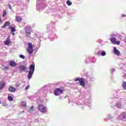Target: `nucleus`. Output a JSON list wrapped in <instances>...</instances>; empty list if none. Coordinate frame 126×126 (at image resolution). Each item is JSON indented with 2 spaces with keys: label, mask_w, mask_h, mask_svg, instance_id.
Wrapping results in <instances>:
<instances>
[{
  "label": "nucleus",
  "mask_w": 126,
  "mask_h": 126,
  "mask_svg": "<svg viewBox=\"0 0 126 126\" xmlns=\"http://www.w3.org/2000/svg\"><path fill=\"white\" fill-rule=\"evenodd\" d=\"M35 71V64H31L30 66V70L29 71L28 77L29 79L32 78V76L34 74V71Z\"/></svg>",
  "instance_id": "obj_1"
},
{
  "label": "nucleus",
  "mask_w": 126,
  "mask_h": 126,
  "mask_svg": "<svg viewBox=\"0 0 126 126\" xmlns=\"http://www.w3.org/2000/svg\"><path fill=\"white\" fill-rule=\"evenodd\" d=\"M75 81H79L80 86L82 87H85V82H87V81L83 78L78 77L75 79Z\"/></svg>",
  "instance_id": "obj_2"
},
{
  "label": "nucleus",
  "mask_w": 126,
  "mask_h": 126,
  "mask_svg": "<svg viewBox=\"0 0 126 126\" xmlns=\"http://www.w3.org/2000/svg\"><path fill=\"white\" fill-rule=\"evenodd\" d=\"M28 47L27 49V51L30 55H32V54H33V45H32V43H31V42L28 43Z\"/></svg>",
  "instance_id": "obj_3"
},
{
  "label": "nucleus",
  "mask_w": 126,
  "mask_h": 126,
  "mask_svg": "<svg viewBox=\"0 0 126 126\" xmlns=\"http://www.w3.org/2000/svg\"><path fill=\"white\" fill-rule=\"evenodd\" d=\"M38 109L41 113H46L47 112V107L43 104H38Z\"/></svg>",
  "instance_id": "obj_4"
},
{
  "label": "nucleus",
  "mask_w": 126,
  "mask_h": 126,
  "mask_svg": "<svg viewBox=\"0 0 126 126\" xmlns=\"http://www.w3.org/2000/svg\"><path fill=\"white\" fill-rule=\"evenodd\" d=\"M63 93V90L60 88H57L54 91L55 96H60V94Z\"/></svg>",
  "instance_id": "obj_5"
},
{
  "label": "nucleus",
  "mask_w": 126,
  "mask_h": 126,
  "mask_svg": "<svg viewBox=\"0 0 126 126\" xmlns=\"http://www.w3.org/2000/svg\"><path fill=\"white\" fill-rule=\"evenodd\" d=\"M25 30L26 31V33L27 35H31V32L32 31V29L29 26H27L25 28Z\"/></svg>",
  "instance_id": "obj_6"
},
{
  "label": "nucleus",
  "mask_w": 126,
  "mask_h": 126,
  "mask_svg": "<svg viewBox=\"0 0 126 126\" xmlns=\"http://www.w3.org/2000/svg\"><path fill=\"white\" fill-rule=\"evenodd\" d=\"M19 69L20 71H24L25 72L27 69V67L24 65H20L19 67Z\"/></svg>",
  "instance_id": "obj_7"
},
{
  "label": "nucleus",
  "mask_w": 126,
  "mask_h": 126,
  "mask_svg": "<svg viewBox=\"0 0 126 126\" xmlns=\"http://www.w3.org/2000/svg\"><path fill=\"white\" fill-rule=\"evenodd\" d=\"M5 45H6L7 46H9L10 44H11V41H10V36H8L6 38V41L4 43Z\"/></svg>",
  "instance_id": "obj_8"
},
{
  "label": "nucleus",
  "mask_w": 126,
  "mask_h": 126,
  "mask_svg": "<svg viewBox=\"0 0 126 126\" xmlns=\"http://www.w3.org/2000/svg\"><path fill=\"white\" fill-rule=\"evenodd\" d=\"M9 64L12 67H14V66H16L17 65V64L16 62L14 61L11 60L9 62Z\"/></svg>",
  "instance_id": "obj_9"
},
{
  "label": "nucleus",
  "mask_w": 126,
  "mask_h": 126,
  "mask_svg": "<svg viewBox=\"0 0 126 126\" xmlns=\"http://www.w3.org/2000/svg\"><path fill=\"white\" fill-rule=\"evenodd\" d=\"M8 91L9 92L13 93L15 92V91H16V89H15V88L12 87V86H10L8 88Z\"/></svg>",
  "instance_id": "obj_10"
},
{
  "label": "nucleus",
  "mask_w": 126,
  "mask_h": 126,
  "mask_svg": "<svg viewBox=\"0 0 126 126\" xmlns=\"http://www.w3.org/2000/svg\"><path fill=\"white\" fill-rule=\"evenodd\" d=\"M114 53L117 56H120V55H121V52H120V51L117 49L116 47H114Z\"/></svg>",
  "instance_id": "obj_11"
},
{
  "label": "nucleus",
  "mask_w": 126,
  "mask_h": 126,
  "mask_svg": "<svg viewBox=\"0 0 126 126\" xmlns=\"http://www.w3.org/2000/svg\"><path fill=\"white\" fill-rule=\"evenodd\" d=\"M4 86H5V83L3 82H0V90H2L4 88Z\"/></svg>",
  "instance_id": "obj_12"
},
{
  "label": "nucleus",
  "mask_w": 126,
  "mask_h": 126,
  "mask_svg": "<svg viewBox=\"0 0 126 126\" xmlns=\"http://www.w3.org/2000/svg\"><path fill=\"white\" fill-rule=\"evenodd\" d=\"M10 25V22L7 21L5 23V24L1 27V28H5L6 26H9Z\"/></svg>",
  "instance_id": "obj_13"
},
{
  "label": "nucleus",
  "mask_w": 126,
  "mask_h": 126,
  "mask_svg": "<svg viewBox=\"0 0 126 126\" xmlns=\"http://www.w3.org/2000/svg\"><path fill=\"white\" fill-rule=\"evenodd\" d=\"M110 41L112 44H115L117 41V38L116 37H112L110 38Z\"/></svg>",
  "instance_id": "obj_14"
},
{
  "label": "nucleus",
  "mask_w": 126,
  "mask_h": 126,
  "mask_svg": "<svg viewBox=\"0 0 126 126\" xmlns=\"http://www.w3.org/2000/svg\"><path fill=\"white\" fill-rule=\"evenodd\" d=\"M15 19L17 22H19V23L21 22V21H22L21 18H20V17L16 16Z\"/></svg>",
  "instance_id": "obj_15"
},
{
  "label": "nucleus",
  "mask_w": 126,
  "mask_h": 126,
  "mask_svg": "<svg viewBox=\"0 0 126 126\" xmlns=\"http://www.w3.org/2000/svg\"><path fill=\"white\" fill-rule=\"evenodd\" d=\"M122 87L124 90H126V82H124L123 83Z\"/></svg>",
  "instance_id": "obj_16"
},
{
  "label": "nucleus",
  "mask_w": 126,
  "mask_h": 126,
  "mask_svg": "<svg viewBox=\"0 0 126 126\" xmlns=\"http://www.w3.org/2000/svg\"><path fill=\"white\" fill-rule=\"evenodd\" d=\"M8 101H13V97H12V96H10V95H9L8 96Z\"/></svg>",
  "instance_id": "obj_17"
},
{
  "label": "nucleus",
  "mask_w": 126,
  "mask_h": 126,
  "mask_svg": "<svg viewBox=\"0 0 126 126\" xmlns=\"http://www.w3.org/2000/svg\"><path fill=\"white\" fill-rule=\"evenodd\" d=\"M121 115L122 116V119H126V113L125 112L122 113Z\"/></svg>",
  "instance_id": "obj_18"
},
{
  "label": "nucleus",
  "mask_w": 126,
  "mask_h": 126,
  "mask_svg": "<svg viewBox=\"0 0 126 126\" xmlns=\"http://www.w3.org/2000/svg\"><path fill=\"white\" fill-rule=\"evenodd\" d=\"M10 28L11 29V32H15V31H16V30H15V28L12 27H10Z\"/></svg>",
  "instance_id": "obj_19"
},
{
  "label": "nucleus",
  "mask_w": 126,
  "mask_h": 126,
  "mask_svg": "<svg viewBox=\"0 0 126 126\" xmlns=\"http://www.w3.org/2000/svg\"><path fill=\"white\" fill-rule=\"evenodd\" d=\"M66 4H67V5H68L69 6L71 5V4H72V3H71V2H70V1H69V0H68L66 1Z\"/></svg>",
  "instance_id": "obj_20"
},
{
  "label": "nucleus",
  "mask_w": 126,
  "mask_h": 126,
  "mask_svg": "<svg viewBox=\"0 0 126 126\" xmlns=\"http://www.w3.org/2000/svg\"><path fill=\"white\" fill-rule=\"evenodd\" d=\"M6 11H5V10H4L3 11V14H2V17H4V16H6Z\"/></svg>",
  "instance_id": "obj_21"
},
{
  "label": "nucleus",
  "mask_w": 126,
  "mask_h": 126,
  "mask_svg": "<svg viewBox=\"0 0 126 126\" xmlns=\"http://www.w3.org/2000/svg\"><path fill=\"white\" fill-rule=\"evenodd\" d=\"M34 111V106H32L31 107V108L29 110V112H33Z\"/></svg>",
  "instance_id": "obj_22"
},
{
  "label": "nucleus",
  "mask_w": 126,
  "mask_h": 126,
  "mask_svg": "<svg viewBox=\"0 0 126 126\" xmlns=\"http://www.w3.org/2000/svg\"><path fill=\"white\" fill-rule=\"evenodd\" d=\"M101 56L104 57V56H106V52L104 51H102L101 53L100 54Z\"/></svg>",
  "instance_id": "obj_23"
},
{
  "label": "nucleus",
  "mask_w": 126,
  "mask_h": 126,
  "mask_svg": "<svg viewBox=\"0 0 126 126\" xmlns=\"http://www.w3.org/2000/svg\"><path fill=\"white\" fill-rule=\"evenodd\" d=\"M22 106H23L24 107H26V102L25 101H22L21 102Z\"/></svg>",
  "instance_id": "obj_24"
},
{
  "label": "nucleus",
  "mask_w": 126,
  "mask_h": 126,
  "mask_svg": "<svg viewBox=\"0 0 126 126\" xmlns=\"http://www.w3.org/2000/svg\"><path fill=\"white\" fill-rule=\"evenodd\" d=\"M120 44H121V41L116 40L114 45H120Z\"/></svg>",
  "instance_id": "obj_25"
},
{
  "label": "nucleus",
  "mask_w": 126,
  "mask_h": 126,
  "mask_svg": "<svg viewBox=\"0 0 126 126\" xmlns=\"http://www.w3.org/2000/svg\"><path fill=\"white\" fill-rule=\"evenodd\" d=\"M117 107H118V108H121V107H122V104L120 103H117Z\"/></svg>",
  "instance_id": "obj_26"
},
{
  "label": "nucleus",
  "mask_w": 126,
  "mask_h": 126,
  "mask_svg": "<svg viewBox=\"0 0 126 126\" xmlns=\"http://www.w3.org/2000/svg\"><path fill=\"white\" fill-rule=\"evenodd\" d=\"M9 67L8 66H5L3 69L4 70H8Z\"/></svg>",
  "instance_id": "obj_27"
},
{
  "label": "nucleus",
  "mask_w": 126,
  "mask_h": 126,
  "mask_svg": "<svg viewBox=\"0 0 126 126\" xmlns=\"http://www.w3.org/2000/svg\"><path fill=\"white\" fill-rule=\"evenodd\" d=\"M20 58H21V59H23V60H24V59H25V56H24V55H20Z\"/></svg>",
  "instance_id": "obj_28"
},
{
  "label": "nucleus",
  "mask_w": 126,
  "mask_h": 126,
  "mask_svg": "<svg viewBox=\"0 0 126 126\" xmlns=\"http://www.w3.org/2000/svg\"><path fill=\"white\" fill-rule=\"evenodd\" d=\"M20 85H21L20 83H18L16 84L15 86H16V87H19V86H20Z\"/></svg>",
  "instance_id": "obj_29"
},
{
  "label": "nucleus",
  "mask_w": 126,
  "mask_h": 126,
  "mask_svg": "<svg viewBox=\"0 0 126 126\" xmlns=\"http://www.w3.org/2000/svg\"><path fill=\"white\" fill-rule=\"evenodd\" d=\"M8 6L9 9H12V7H11V5H10V4H8Z\"/></svg>",
  "instance_id": "obj_30"
},
{
  "label": "nucleus",
  "mask_w": 126,
  "mask_h": 126,
  "mask_svg": "<svg viewBox=\"0 0 126 126\" xmlns=\"http://www.w3.org/2000/svg\"><path fill=\"white\" fill-rule=\"evenodd\" d=\"M30 86L28 85V86L25 88V90H27V89H29Z\"/></svg>",
  "instance_id": "obj_31"
},
{
  "label": "nucleus",
  "mask_w": 126,
  "mask_h": 126,
  "mask_svg": "<svg viewBox=\"0 0 126 126\" xmlns=\"http://www.w3.org/2000/svg\"><path fill=\"white\" fill-rule=\"evenodd\" d=\"M126 15L124 14L122 15V17H126Z\"/></svg>",
  "instance_id": "obj_32"
},
{
  "label": "nucleus",
  "mask_w": 126,
  "mask_h": 126,
  "mask_svg": "<svg viewBox=\"0 0 126 126\" xmlns=\"http://www.w3.org/2000/svg\"><path fill=\"white\" fill-rule=\"evenodd\" d=\"M12 35L13 36H14V35H15V33L14 32H12Z\"/></svg>",
  "instance_id": "obj_33"
},
{
  "label": "nucleus",
  "mask_w": 126,
  "mask_h": 126,
  "mask_svg": "<svg viewBox=\"0 0 126 126\" xmlns=\"http://www.w3.org/2000/svg\"><path fill=\"white\" fill-rule=\"evenodd\" d=\"M1 102H0V104H1Z\"/></svg>",
  "instance_id": "obj_34"
}]
</instances>
